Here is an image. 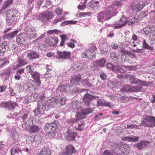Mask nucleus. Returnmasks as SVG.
Masks as SVG:
<instances>
[{"instance_id":"nucleus-51","label":"nucleus","mask_w":155,"mask_h":155,"mask_svg":"<svg viewBox=\"0 0 155 155\" xmlns=\"http://www.w3.org/2000/svg\"><path fill=\"white\" fill-rule=\"evenodd\" d=\"M75 22H73L71 21H65L61 23V24L60 25L61 26H64L69 24H75Z\"/></svg>"},{"instance_id":"nucleus-57","label":"nucleus","mask_w":155,"mask_h":155,"mask_svg":"<svg viewBox=\"0 0 155 155\" xmlns=\"http://www.w3.org/2000/svg\"><path fill=\"white\" fill-rule=\"evenodd\" d=\"M82 83L84 85H86L89 87H92V85L90 84L87 80H83L82 81Z\"/></svg>"},{"instance_id":"nucleus-44","label":"nucleus","mask_w":155,"mask_h":155,"mask_svg":"<svg viewBox=\"0 0 155 155\" xmlns=\"http://www.w3.org/2000/svg\"><path fill=\"white\" fill-rule=\"evenodd\" d=\"M140 125L142 126H144L149 127H153L155 126V124L151 123L148 124L144 120H143L141 121Z\"/></svg>"},{"instance_id":"nucleus-13","label":"nucleus","mask_w":155,"mask_h":155,"mask_svg":"<svg viewBox=\"0 0 155 155\" xmlns=\"http://www.w3.org/2000/svg\"><path fill=\"white\" fill-rule=\"evenodd\" d=\"M56 97H52L46 101L47 105H48L49 109L50 107H57Z\"/></svg>"},{"instance_id":"nucleus-34","label":"nucleus","mask_w":155,"mask_h":155,"mask_svg":"<svg viewBox=\"0 0 155 155\" xmlns=\"http://www.w3.org/2000/svg\"><path fill=\"white\" fill-rule=\"evenodd\" d=\"M143 48L149 49L150 50H153L154 49V47L153 46H150L146 42L145 39L143 40L142 41Z\"/></svg>"},{"instance_id":"nucleus-26","label":"nucleus","mask_w":155,"mask_h":155,"mask_svg":"<svg viewBox=\"0 0 155 155\" xmlns=\"http://www.w3.org/2000/svg\"><path fill=\"white\" fill-rule=\"evenodd\" d=\"M17 105V104L15 102H9L7 103H2V107H6L9 110H12Z\"/></svg>"},{"instance_id":"nucleus-62","label":"nucleus","mask_w":155,"mask_h":155,"mask_svg":"<svg viewBox=\"0 0 155 155\" xmlns=\"http://www.w3.org/2000/svg\"><path fill=\"white\" fill-rule=\"evenodd\" d=\"M122 5V2L120 1H116L114 2L112 5H114L117 7H118V6H121Z\"/></svg>"},{"instance_id":"nucleus-47","label":"nucleus","mask_w":155,"mask_h":155,"mask_svg":"<svg viewBox=\"0 0 155 155\" xmlns=\"http://www.w3.org/2000/svg\"><path fill=\"white\" fill-rule=\"evenodd\" d=\"M65 19V16H63L60 18H55L53 21L52 24L54 25H56L57 24L61 21L62 19L64 20Z\"/></svg>"},{"instance_id":"nucleus-15","label":"nucleus","mask_w":155,"mask_h":155,"mask_svg":"<svg viewBox=\"0 0 155 155\" xmlns=\"http://www.w3.org/2000/svg\"><path fill=\"white\" fill-rule=\"evenodd\" d=\"M8 42L5 41L2 42L1 45H0V55H3L5 52L8 50Z\"/></svg>"},{"instance_id":"nucleus-8","label":"nucleus","mask_w":155,"mask_h":155,"mask_svg":"<svg viewBox=\"0 0 155 155\" xmlns=\"http://www.w3.org/2000/svg\"><path fill=\"white\" fill-rule=\"evenodd\" d=\"M45 130L47 132L54 131L57 127V125L54 122L47 123L45 126Z\"/></svg>"},{"instance_id":"nucleus-29","label":"nucleus","mask_w":155,"mask_h":155,"mask_svg":"<svg viewBox=\"0 0 155 155\" xmlns=\"http://www.w3.org/2000/svg\"><path fill=\"white\" fill-rule=\"evenodd\" d=\"M18 64L17 66L18 67H21L22 66L28 64V63L26 60L18 57L17 58Z\"/></svg>"},{"instance_id":"nucleus-18","label":"nucleus","mask_w":155,"mask_h":155,"mask_svg":"<svg viewBox=\"0 0 155 155\" xmlns=\"http://www.w3.org/2000/svg\"><path fill=\"white\" fill-rule=\"evenodd\" d=\"M99 5V2L97 1H91L87 4V7L91 8L92 10L97 9Z\"/></svg>"},{"instance_id":"nucleus-3","label":"nucleus","mask_w":155,"mask_h":155,"mask_svg":"<svg viewBox=\"0 0 155 155\" xmlns=\"http://www.w3.org/2000/svg\"><path fill=\"white\" fill-rule=\"evenodd\" d=\"M93 108H86L83 110L81 112L77 113V117L76 118V121L78 122L79 120L83 122L82 119L84 117V116L87 115L92 113L93 110Z\"/></svg>"},{"instance_id":"nucleus-50","label":"nucleus","mask_w":155,"mask_h":155,"mask_svg":"<svg viewBox=\"0 0 155 155\" xmlns=\"http://www.w3.org/2000/svg\"><path fill=\"white\" fill-rule=\"evenodd\" d=\"M85 68H87V66H85L84 64H79L78 65H77L75 68L77 71H80L81 69Z\"/></svg>"},{"instance_id":"nucleus-63","label":"nucleus","mask_w":155,"mask_h":155,"mask_svg":"<svg viewBox=\"0 0 155 155\" xmlns=\"http://www.w3.org/2000/svg\"><path fill=\"white\" fill-rule=\"evenodd\" d=\"M86 8V5L83 4L82 5H79L78 6V9L81 10L84 9Z\"/></svg>"},{"instance_id":"nucleus-7","label":"nucleus","mask_w":155,"mask_h":155,"mask_svg":"<svg viewBox=\"0 0 155 155\" xmlns=\"http://www.w3.org/2000/svg\"><path fill=\"white\" fill-rule=\"evenodd\" d=\"M53 14L51 12H47L45 13L41 14L39 17L41 21L45 23L53 17Z\"/></svg>"},{"instance_id":"nucleus-14","label":"nucleus","mask_w":155,"mask_h":155,"mask_svg":"<svg viewBox=\"0 0 155 155\" xmlns=\"http://www.w3.org/2000/svg\"><path fill=\"white\" fill-rule=\"evenodd\" d=\"M94 98V96L89 94H84L83 98V102L86 106H89L92 99Z\"/></svg>"},{"instance_id":"nucleus-23","label":"nucleus","mask_w":155,"mask_h":155,"mask_svg":"<svg viewBox=\"0 0 155 155\" xmlns=\"http://www.w3.org/2000/svg\"><path fill=\"white\" fill-rule=\"evenodd\" d=\"M70 85L68 84L65 85H60L58 87L57 90L61 92H68L70 89Z\"/></svg>"},{"instance_id":"nucleus-49","label":"nucleus","mask_w":155,"mask_h":155,"mask_svg":"<svg viewBox=\"0 0 155 155\" xmlns=\"http://www.w3.org/2000/svg\"><path fill=\"white\" fill-rule=\"evenodd\" d=\"M13 139L16 142L19 140V136L18 133L16 131L14 132L12 136Z\"/></svg>"},{"instance_id":"nucleus-43","label":"nucleus","mask_w":155,"mask_h":155,"mask_svg":"<svg viewBox=\"0 0 155 155\" xmlns=\"http://www.w3.org/2000/svg\"><path fill=\"white\" fill-rule=\"evenodd\" d=\"M28 86V88L31 91L35 90L37 88L36 86H38L36 85L35 82L34 81L32 83L29 84Z\"/></svg>"},{"instance_id":"nucleus-54","label":"nucleus","mask_w":155,"mask_h":155,"mask_svg":"<svg viewBox=\"0 0 155 155\" xmlns=\"http://www.w3.org/2000/svg\"><path fill=\"white\" fill-rule=\"evenodd\" d=\"M41 94H39V96L38 95V97H39L40 99V101H45L46 97L45 96L43 92L41 93Z\"/></svg>"},{"instance_id":"nucleus-24","label":"nucleus","mask_w":155,"mask_h":155,"mask_svg":"<svg viewBox=\"0 0 155 155\" xmlns=\"http://www.w3.org/2000/svg\"><path fill=\"white\" fill-rule=\"evenodd\" d=\"M70 89L69 90L68 92H70L71 93H76L77 92H82L84 91H89V90L85 89H80L77 87L72 86H70Z\"/></svg>"},{"instance_id":"nucleus-16","label":"nucleus","mask_w":155,"mask_h":155,"mask_svg":"<svg viewBox=\"0 0 155 155\" xmlns=\"http://www.w3.org/2000/svg\"><path fill=\"white\" fill-rule=\"evenodd\" d=\"M149 142L147 141H141L134 145V146L140 150L145 148L148 145Z\"/></svg>"},{"instance_id":"nucleus-12","label":"nucleus","mask_w":155,"mask_h":155,"mask_svg":"<svg viewBox=\"0 0 155 155\" xmlns=\"http://www.w3.org/2000/svg\"><path fill=\"white\" fill-rule=\"evenodd\" d=\"M27 55L29 60H30L39 58V54L38 52L32 50L28 51Z\"/></svg>"},{"instance_id":"nucleus-42","label":"nucleus","mask_w":155,"mask_h":155,"mask_svg":"<svg viewBox=\"0 0 155 155\" xmlns=\"http://www.w3.org/2000/svg\"><path fill=\"white\" fill-rule=\"evenodd\" d=\"M145 120L150 122L152 123L155 124V117L153 116H147L145 118Z\"/></svg>"},{"instance_id":"nucleus-9","label":"nucleus","mask_w":155,"mask_h":155,"mask_svg":"<svg viewBox=\"0 0 155 155\" xmlns=\"http://www.w3.org/2000/svg\"><path fill=\"white\" fill-rule=\"evenodd\" d=\"M11 155H24L19 144H16L11 149Z\"/></svg>"},{"instance_id":"nucleus-22","label":"nucleus","mask_w":155,"mask_h":155,"mask_svg":"<svg viewBox=\"0 0 155 155\" xmlns=\"http://www.w3.org/2000/svg\"><path fill=\"white\" fill-rule=\"evenodd\" d=\"M18 32V30H16L11 33L5 34L4 35L3 38L5 39H11L16 35Z\"/></svg>"},{"instance_id":"nucleus-10","label":"nucleus","mask_w":155,"mask_h":155,"mask_svg":"<svg viewBox=\"0 0 155 155\" xmlns=\"http://www.w3.org/2000/svg\"><path fill=\"white\" fill-rule=\"evenodd\" d=\"M97 18L98 21L101 22L110 19L109 16L107 14L106 11L105 12H102L99 13L98 15Z\"/></svg>"},{"instance_id":"nucleus-33","label":"nucleus","mask_w":155,"mask_h":155,"mask_svg":"<svg viewBox=\"0 0 155 155\" xmlns=\"http://www.w3.org/2000/svg\"><path fill=\"white\" fill-rule=\"evenodd\" d=\"M39 130L38 126L35 125H32L29 127L28 131L30 133H35L38 132Z\"/></svg>"},{"instance_id":"nucleus-52","label":"nucleus","mask_w":155,"mask_h":155,"mask_svg":"<svg viewBox=\"0 0 155 155\" xmlns=\"http://www.w3.org/2000/svg\"><path fill=\"white\" fill-rule=\"evenodd\" d=\"M126 77L128 79L130 80V83L131 84H132V82L134 81L135 79L134 77V76L131 74H127V75Z\"/></svg>"},{"instance_id":"nucleus-25","label":"nucleus","mask_w":155,"mask_h":155,"mask_svg":"<svg viewBox=\"0 0 155 155\" xmlns=\"http://www.w3.org/2000/svg\"><path fill=\"white\" fill-rule=\"evenodd\" d=\"M8 14L7 15V21L8 26H14L15 24V21H14V16L12 15L11 16H8Z\"/></svg>"},{"instance_id":"nucleus-58","label":"nucleus","mask_w":155,"mask_h":155,"mask_svg":"<svg viewBox=\"0 0 155 155\" xmlns=\"http://www.w3.org/2000/svg\"><path fill=\"white\" fill-rule=\"evenodd\" d=\"M52 72H50L47 71L44 75V77L45 78H49L51 77Z\"/></svg>"},{"instance_id":"nucleus-20","label":"nucleus","mask_w":155,"mask_h":155,"mask_svg":"<svg viewBox=\"0 0 155 155\" xmlns=\"http://www.w3.org/2000/svg\"><path fill=\"white\" fill-rule=\"evenodd\" d=\"M106 60L104 58H102L100 59L97 60L93 62V64L96 67H104Z\"/></svg>"},{"instance_id":"nucleus-6","label":"nucleus","mask_w":155,"mask_h":155,"mask_svg":"<svg viewBox=\"0 0 155 155\" xmlns=\"http://www.w3.org/2000/svg\"><path fill=\"white\" fill-rule=\"evenodd\" d=\"M118 8L117 7L112 5L107 8L106 12L107 14L109 16L110 18L112 16H115L118 13V11L117 10Z\"/></svg>"},{"instance_id":"nucleus-31","label":"nucleus","mask_w":155,"mask_h":155,"mask_svg":"<svg viewBox=\"0 0 155 155\" xmlns=\"http://www.w3.org/2000/svg\"><path fill=\"white\" fill-rule=\"evenodd\" d=\"M139 137L133 136V137H123L122 139L124 141H128L129 142H137L139 141Z\"/></svg>"},{"instance_id":"nucleus-4","label":"nucleus","mask_w":155,"mask_h":155,"mask_svg":"<svg viewBox=\"0 0 155 155\" xmlns=\"http://www.w3.org/2000/svg\"><path fill=\"white\" fill-rule=\"evenodd\" d=\"M127 22L126 18L124 16H122L118 21L112 24L111 26L115 29H119L124 26Z\"/></svg>"},{"instance_id":"nucleus-39","label":"nucleus","mask_w":155,"mask_h":155,"mask_svg":"<svg viewBox=\"0 0 155 155\" xmlns=\"http://www.w3.org/2000/svg\"><path fill=\"white\" fill-rule=\"evenodd\" d=\"M11 74V70L9 69H7L4 71V73L2 74V76L5 78H8Z\"/></svg>"},{"instance_id":"nucleus-11","label":"nucleus","mask_w":155,"mask_h":155,"mask_svg":"<svg viewBox=\"0 0 155 155\" xmlns=\"http://www.w3.org/2000/svg\"><path fill=\"white\" fill-rule=\"evenodd\" d=\"M77 133L70 130H68L65 134V136L66 139L69 140H74Z\"/></svg>"},{"instance_id":"nucleus-36","label":"nucleus","mask_w":155,"mask_h":155,"mask_svg":"<svg viewBox=\"0 0 155 155\" xmlns=\"http://www.w3.org/2000/svg\"><path fill=\"white\" fill-rule=\"evenodd\" d=\"M29 21H27V23L28 24ZM33 29H35V28L31 25L29 24H26V27L25 28V31L28 33L31 32Z\"/></svg>"},{"instance_id":"nucleus-2","label":"nucleus","mask_w":155,"mask_h":155,"mask_svg":"<svg viewBox=\"0 0 155 155\" xmlns=\"http://www.w3.org/2000/svg\"><path fill=\"white\" fill-rule=\"evenodd\" d=\"M96 48L95 46L92 45L91 46L90 48L87 49L82 54L81 57L83 58H88L92 59L95 57L96 52L95 50Z\"/></svg>"},{"instance_id":"nucleus-64","label":"nucleus","mask_w":155,"mask_h":155,"mask_svg":"<svg viewBox=\"0 0 155 155\" xmlns=\"http://www.w3.org/2000/svg\"><path fill=\"white\" fill-rule=\"evenodd\" d=\"M24 70L25 69L24 68L18 69L16 71V73L18 74H21L24 73Z\"/></svg>"},{"instance_id":"nucleus-59","label":"nucleus","mask_w":155,"mask_h":155,"mask_svg":"<svg viewBox=\"0 0 155 155\" xmlns=\"http://www.w3.org/2000/svg\"><path fill=\"white\" fill-rule=\"evenodd\" d=\"M140 90V88L138 86H135L131 87V91H138Z\"/></svg>"},{"instance_id":"nucleus-37","label":"nucleus","mask_w":155,"mask_h":155,"mask_svg":"<svg viewBox=\"0 0 155 155\" xmlns=\"http://www.w3.org/2000/svg\"><path fill=\"white\" fill-rule=\"evenodd\" d=\"M132 84H137L142 86H145L146 85L144 81L138 79H135L134 81L132 82Z\"/></svg>"},{"instance_id":"nucleus-32","label":"nucleus","mask_w":155,"mask_h":155,"mask_svg":"<svg viewBox=\"0 0 155 155\" xmlns=\"http://www.w3.org/2000/svg\"><path fill=\"white\" fill-rule=\"evenodd\" d=\"M81 81V77L80 75H77L74 78L71 80V83L75 84H78Z\"/></svg>"},{"instance_id":"nucleus-53","label":"nucleus","mask_w":155,"mask_h":155,"mask_svg":"<svg viewBox=\"0 0 155 155\" xmlns=\"http://www.w3.org/2000/svg\"><path fill=\"white\" fill-rule=\"evenodd\" d=\"M103 155H114V153L110 150H106L103 152Z\"/></svg>"},{"instance_id":"nucleus-45","label":"nucleus","mask_w":155,"mask_h":155,"mask_svg":"<svg viewBox=\"0 0 155 155\" xmlns=\"http://www.w3.org/2000/svg\"><path fill=\"white\" fill-rule=\"evenodd\" d=\"M84 124V122H83L82 123L79 124H78V127H77V126H75V129L80 131H81L83 130L84 128L83 126Z\"/></svg>"},{"instance_id":"nucleus-28","label":"nucleus","mask_w":155,"mask_h":155,"mask_svg":"<svg viewBox=\"0 0 155 155\" xmlns=\"http://www.w3.org/2000/svg\"><path fill=\"white\" fill-rule=\"evenodd\" d=\"M51 151L48 147L43 148L40 152L37 155H51Z\"/></svg>"},{"instance_id":"nucleus-56","label":"nucleus","mask_w":155,"mask_h":155,"mask_svg":"<svg viewBox=\"0 0 155 155\" xmlns=\"http://www.w3.org/2000/svg\"><path fill=\"white\" fill-rule=\"evenodd\" d=\"M55 12L56 13L57 15H61L62 10L59 8H58L55 9Z\"/></svg>"},{"instance_id":"nucleus-61","label":"nucleus","mask_w":155,"mask_h":155,"mask_svg":"<svg viewBox=\"0 0 155 155\" xmlns=\"http://www.w3.org/2000/svg\"><path fill=\"white\" fill-rule=\"evenodd\" d=\"M104 101H103L101 100H98L97 101V106H104Z\"/></svg>"},{"instance_id":"nucleus-30","label":"nucleus","mask_w":155,"mask_h":155,"mask_svg":"<svg viewBox=\"0 0 155 155\" xmlns=\"http://www.w3.org/2000/svg\"><path fill=\"white\" fill-rule=\"evenodd\" d=\"M24 36V34H20L18 35L16 38V41L17 43L23 44L25 41Z\"/></svg>"},{"instance_id":"nucleus-27","label":"nucleus","mask_w":155,"mask_h":155,"mask_svg":"<svg viewBox=\"0 0 155 155\" xmlns=\"http://www.w3.org/2000/svg\"><path fill=\"white\" fill-rule=\"evenodd\" d=\"M56 97L57 100V107H59L65 104L66 100L64 98H62L60 96Z\"/></svg>"},{"instance_id":"nucleus-19","label":"nucleus","mask_w":155,"mask_h":155,"mask_svg":"<svg viewBox=\"0 0 155 155\" xmlns=\"http://www.w3.org/2000/svg\"><path fill=\"white\" fill-rule=\"evenodd\" d=\"M76 150L71 145H69L66 147L64 153L65 154L71 155L73 153H75Z\"/></svg>"},{"instance_id":"nucleus-1","label":"nucleus","mask_w":155,"mask_h":155,"mask_svg":"<svg viewBox=\"0 0 155 155\" xmlns=\"http://www.w3.org/2000/svg\"><path fill=\"white\" fill-rule=\"evenodd\" d=\"M49 110V107L47 105L46 101H39L37 104V108L33 112L36 115H38L40 113H42L45 110L46 111Z\"/></svg>"},{"instance_id":"nucleus-46","label":"nucleus","mask_w":155,"mask_h":155,"mask_svg":"<svg viewBox=\"0 0 155 155\" xmlns=\"http://www.w3.org/2000/svg\"><path fill=\"white\" fill-rule=\"evenodd\" d=\"M45 43L48 46L50 47H54V41H53L52 38L51 39H47L45 41Z\"/></svg>"},{"instance_id":"nucleus-5","label":"nucleus","mask_w":155,"mask_h":155,"mask_svg":"<svg viewBox=\"0 0 155 155\" xmlns=\"http://www.w3.org/2000/svg\"><path fill=\"white\" fill-rule=\"evenodd\" d=\"M56 58L59 60H62L69 59L71 57L70 52L68 51H57Z\"/></svg>"},{"instance_id":"nucleus-40","label":"nucleus","mask_w":155,"mask_h":155,"mask_svg":"<svg viewBox=\"0 0 155 155\" xmlns=\"http://www.w3.org/2000/svg\"><path fill=\"white\" fill-rule=\"evenodd\" d=\"M139 21V19L136 18V17H133L130 20L127 21V23L129 25H132L135 23H137Z\"/></svg>"},{"instance_id":"nucleus-41","label":"nucleus","mask_w":155,"mask_h":155,"mask_svg":"<svg viewBox=\"0 0 155 155\" xmlns=\"http://www.w3.org/2000/svg\"><path fill=\"white\" fill-rule=\"evenodd\" d=\"M12 0H6L2 8L3 9H5L6 8L11 5L12 3Z\"/></svg>"},{"instance_id":"nucleus-55","label":"nucleus","mask_w":155,"mask_h":155,"mask_svg":"<svg viewBox=\"0 0 155 155\" xmlns=\"http://www.w3.org/2000/svg\"><path fill=\"white\" fill-rule=\"evenodd\" d=\"M28 113L27 112H24L23 113L21 114V118L22 119V120H25L28 117Z\"/></svg>"},{"instance_id":"nucleus-17","label":"nucleus","mask_w":155,"mask_h":155,"mask_svg":"<svg viewBox=\"0 0 155 155\" xmlns=\"http://www.w3.org/2000/svg\"><path fill=\"white\" fill-rule=\"evenodd\" d=\"M142 2H140L136 4L135 3H131L130 5L131 9L133 12H137L141 10L143 8V6H140V5L142 4Z\"/></svg>"},{"instance_id":"nucleus-60","label":"nucleus","mask_w":155,"mask_h":155,"mask_svg":"<svg viewBox=\"0 0 155 155\" xmlns=\"http://www.w3.org/2000/svg\"><path fill=\"white\" fill-rule=\"evenodd\" d=\"M48 136L50 137H54L55 136V132L54 131H50L49 132H48Z\"/></svg>"},{"instance_id":"nucleus-21","label":"nucleus","mask_w":155,"mask_h":155,"mask_svg":"<svg viewBox=\"0 0 155 155\" xmlns=\"http://www.w3.org/2000/svg\"><path fill=\"white\" fill-rule=\"evenodd\" d=\"M31 75L33 79L35 80V81L36 83V85L38 86H40L41 82L40 80L39 74L35 71Z\"/></svg>"},{"instance_id":"nucleus-38","label":"nucleus","mask_w":155,"mask_h":155,"mask_svg":"<svg viewBox=\"0 0 155 155\" xmlns=\"http://www.w3.org/2000/svg\"><path fill=\"white\" fill-rule=\"evenodd\" d=\"M26 70L27 72L30 73L31 75L35 71L34 70V67L31 66V65H28L26 67Z\"/></svg>"},{"instance_id":"nucleus-35","label":"nucleus","mask_w":155,"mask_h":155,"mask_svg":"<svg viewBox=\"0 0 155 155\" xmlns=\"http://www.w3.org/2000/svg\"><path fill=\"white\" fill-rule=\"evenodd\" d=\"M144 31V34L145 35H148L150 33L152 32L153 31V29L151 28L150 26H147L143 29Z\"/></svg>"},{"instance_id":"nucleus-48","label":"nucleus","mask_w":155,"mask_h":155,"mask_svg":"<svg viewBox=\"0 0 155 155\" xmlns=\"http://www.w3.org/2000/svg\"><path fill=\"white\" fill-rule=\"evenodd\" d=\"M31 32L28 33V36L30 39L35 38L36 37V30L33 29Z\"/></svg>"}]
</instances>
